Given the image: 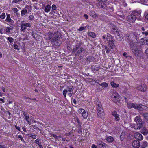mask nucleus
<instances>
[{"instance_id":"nucleus-58","label":"nucleus","mask_w":148,"mask_h":148,"mask_svg":"<svg viewBox=\"0 0 148 148\" xmlns=\"http://www.w3.org/2000/svg\"><path fill=\"white\" fill-rule=\"evenodd\" d=\"M105 48L106 49V52L108 53L110 52V50H109L108 49V47H105Z\"/></svg>"},{"instance_id":"nucleus-45","label":"nucleus","mask_w":148,"mask_h":148,"mask_svg":"<svg viewBox=\"0 0 148 148\" xmlns=\"http://www.w3.org/2000/svg\"><path fill=\"white\" fill-rule=\"evenodd\" d=\"M12 10L16 14L18 15V10L17 9L15 8H13L12 9Z\"/></svg>"},{"instance_id":"nucleus-27","label":"nucleus","mask_w":148,"mask_h":148,"mask_svg":"<svg viewBox=\"0 0 148 148\" xmlns=\"http://www.w3.org/2000/svg\"><path fill=\"white\" fill-rule=\"evenodd\" d=\"M106 140L108 142L110 143L113 141L114 140V138L112 137L109 136L107 137Z\"/></svg>"},{"instance_id":"nucleus-51","label":"nucleus","mask_w":148,"mask_h":148,"mask_svg":"<svg viewBox=\"0 0 148 148\" xmlns=\"http://www.w3.org/2000/svg\"><path fill=\"white\" fill-rule=\"evenodd\" d=\"M18 137L19 138H20L21 140L24 142H25V141H24V140L22 137V136L21 135H18Z\"/></svg>"},{"instance_id":"nucleus-15","label":"nucleus","mask_w":148,"mask_h":148,"mask_svg":"<svg viewBox=\"0 0 148 148\" xmlns=\"http://www.w3.org/2000/svg\"><path fill=\"white\" fill-rule=\"evenodd\" d=\"M141 13V12L140 11H135L133 13L136 16L137 18H139L140 17Z\"/></svg>"},{"instance_id":"nucleus-48","label":"nucleus","mask_w":148,"mask_h":148,"mask_svg":"<svg viewBox=\"0 0 148 148\" xmlns=\"http://www.w3.org/2000/svg\"><path fill=\"white\" fill-rule=\"evenodd\" d=\"M119 115L118 114L117 115H116V116L115 117V119L116 121H119L120 120V117H119Z\"/></svg>"},{"instance_id":"nucleus-64","label":"nucleus","mask_w":148,"mask_h":148,"mask_svg":"<svg viewBox=\"0 0 148 148\" xmlns=\"http://www.w3.org/2000/svg\"><path fill=\"white\" fill-rule=\"evenodd\" d=\"M146 19L148 20V13L145 16Z\"/></svg>"},{"instance_id":"nucleus-42","label":"nucleus","mask_w":148,"mask_h":148,"mask_svg":"<svg viewBox=\"0 0 148 148\" xmlns=\"http://www.w3.org/2000/svg\"><path fill=\"white\" fill-rule=\"evenodd\" d=\"M14 49H17L18 51H19L20 49L18 47V46L15 43H14Z\"/></svg>"},{"instance_id":"nucleus-33","label":"nucleus","mask_w":148,"mask_h":148,"mask_svg":"<svg viewBox=\"0 0 148 148\" xmlns=\"http://www.w3.org/2000/svg\"><path fill=\"white\" fill-rule=\"evenodd\" d=\"M97 3V5L99 8H102L104 7V5H105L104 3Z\"/></svg>"},{"instance_id":"nucleus-20","label":"nucleus","mask_w":148,"mask_h":148,"mask_svg":"<svg viewBox=\"0 0 148 148\" xmlns=\"http://www.w3.org/2000/svg\"><path fill=\"white\" fill-rule=\"evenodd\" d=\"M81 45V43H79L77 44L76 46V47L73 49V52H75L77 51V50H78L79 49L80 47V46Z\"/></svg>"},{"instance_id":"nucleus-34","label":"nucleus","mask_w":148,"mask_h":148,"mask_svg":"<svg viewBox=\"0 0 148 148\" xmlns=\"http://www.w3.org/2000/svg\"><path fill=\"white\" fill-rule=\"evenodd\" d=\"M85 110L83 109H80L78 110V112L79 113L82 115L84 112H85Z\"/></svg>"},{"instance_id":"nucleus-23","label":"nucleus","mask_w":148,"mask_h":148,"mask_svg":"<svg viewBox=\"0 0 148 148\" xmlns=\"http://www.w3.org/2000/svg\"><path fill=\"white\" fill-rule=\"evenodd\" d=\"M140 114L145 119L148 121V113H143V112H141Z\"/></svg>"},{"instance_id":"nucleus-43","label":"nucleus","mask_w":148,"mask_h":148,"mask_svg":"<svg viewBox=\"0 0 148 148\" xmlns=\"http://www.w3.org/2000/svg\"><path fill=\"white\" fill-rule=\"evenodd\" d=\"M5 14L4 13H3L2 14L0 15V18L1 19H4L5 17Z\"/></svg>"},{"instance_id":"nucleus-5","label":"nucleus","mask_w":148,"mask_h":148,"mask_svg":"<svg viewBox=\"0 0 148 148\" xmlns=\"http://www.w3.org/2000/svg\"><path fill=\"white\" fill-rule=\"evenodd\" d=\"M112 100L114 103L118 104L120 99V97L118 93L116 91H113L111 96Z\"/></svg>"},{"instance_id":"nucleus-52","label":"nucleus","mask_w":148,"mask_h":148,"mask_svg":"<svg viewBox=\"0 0 148 148\" xmlns=\"http://www.w3.org/2000/svg\"><path fill=\"white\" fill-rule=\"evenodd\" d=\"M34 18V16L33 15H31L29 17V20H33Z\"/></svg>"},{"instance_id":"nucleus-1","label":"nucleus","mask_w":148,"mask_h":148,"mask_svg":"<svg viewBox=\"0 0 148 148\" xmlns=\"http://www.w3.org/2000/svg\"><path fill=\"white\" fill-rule=\"evenodd\" d=\"M47 39L50 40L51 43L57 46L61 43L62 38L61 34L59 32H56L54 34L49 32L47 35Z\"/></svg>"},{"instance_id":"nucleus-44","label":"nucleus","mask_w":148,"mask_h":148,"mask_svg":"<svg viewBox=\"0 0 148 148\" xmlns=\"http://www.w3.org/2000/svg\"><path fill=\"white\" fill-rule=\"evenodd\" d=\"M22 1V0H13L12 1V4L19 3Z\"/></svg>"},{"instance_id":"nucleus-29","label":"nucleus","mask_w":148,"mask_h":148,"mask_svg":"<svg viewBox=\"0 0 148 148\" xmlns=\"http://www.w3.org/2000/svg\"><path fill=\"white\" fill-rule=\"evenodd\" d=\"M99 147H100L103 148H105L106 145V144L102 142L99 143Z\"/></svg>"},{"instance_id":"nucleus-40","label":"nucleus","mask_w":148,"mask_h":148,"mask_svg":"<svg viewBox=\"0 0 148 148\" xmlns=\"http://www.w3.org/2000/svg\"><path fill=\"white\" fill-rule=\"evenodd\" d=\"M84 50V48L81 47L77 51V53L78 54H79L81 53L82 51H83Z\"/></svg>"},{"instance_id":"nucleus-50","label":"nucleus","mask_w":148,"mask_h":148,"mask_svg":"<svg viewBox=\"0 0 148 148\" xmlns=\"http://www.w3.org/2000/svg\"><path fill=\"white\" fill-rule=\"evenodd\" d=\"M25 24V26L27 27H31V25L29 23H24Z\"/></svg>"},{"instance_id":"nucleus-37","label":"nucleus","mask_w":148,"mask_h":148,"mask_svg":"<svg viewBox=\"0 0 148 148\" xmlns=\"http://www.w3.org/2000/svg\"><path fill=\"white\" fill-rule=\"evenodd\" d=\"M88 113L87 112H86L85 111L82 115L84 119H86L88 117Z\"/></svg>"},{"instance_id":"nucleus-38","label":"nucleus","mask_w":148,"mask_h":148,"mask_svg":"<svg viewBox=\"0 0 148 148\" xmlns=\"http://www.w3.org/2000/svg\"><path fill=\"white\" fill-rule=\"evenodd\" d=\"M117 30V28L116 27H114L113 28L112 31L114 34H115L116 32H118Z\"/></svg>"},{"instance_id":"nucleus-16","label":"nucleus","mask_w":148,"mask_h":148,"mask_svg":"<svg viewBox=\"0 0 148 148\" xmlns=\"http://www.w3.org/2000/svg\"><path fill=\"white\" fill-rule=\"evenodd\" d=\"M116 35V39H117L119 41H121L122 38L121 37V35L119 33V32H116V33L115 34Z\"/></svg>"},{"instance_id":"nucleus-56","label":"nucleus","mask_w":148,"mask_h":148,"mask_svg":"<svg viewBox=\"0 0 148 148\" xmlns=\"http://www.w3.org/2000/svg\"><path fill=\"white\" fill-rule=\"evenodd\" d=\"M36 122L33 119H33L31 121V124H36Z\"/></svg>"},{"instance_id":"nucleus-25","label":"nucleus","mask_w":148,"mask_h":148,"mask_svg":"<svg viewBox=\"0 0 148 148\" xmlns=\"http://www.w3.org/2000/svg\"><path fill=\"white\" fill-rule=\"evenodd\" d=\"M148 145V143L147 142H143L141 146V148H145V147H147Z\"/></svg>"},{"instance_id":"nucleus-21","label":"nucleus","mask_w":148,"mask_h":148,"mask_svg":"<svg viewBox=\"0 0 148 148\" xmlns=\"http://www.w3.org/2000/svg\"><path fill=\"white\" fill-rule=\"evenodd\" d=\"M90 15L91 16L94 17L95 18L98 17V16L95 14V12L93 10L90 11Z\"/></svg>"},{"instance_id":"nucleus-19","label":"nucleus","mask_w":148,"mask_h":148,"mask_svg":"<svg viewBox=\"0 0 148 148\" xmlns=\"http://www.w3.org/2000/svg\"><path fill=\"white\" fill-rule=\"evenodd\" d=\"M110 84L114 88H117L119 86V85L118 84L115 83L113 81L111 82Z\"/></svg>"},{"instance_id":"nucleus-35","label":"nucleus","mask_w":148,"mask_h":148,"mask_svg":"<svg viewBox=\"0 0 148 148\" xmlns=\"http://www.w3.org/2000/svg\"><path fill=\"white\" fill-rule=\"evenodd\" d=\"M6 39L10 43L13 42L14 41V39L11 37L6 38Z\"/></svg>"},{"instance_id":"nucleus-61","label":"nucleus","mask_w":148,"mask_h":148,"mask_svg":"<svg viewBox=\"0 0 148 148\" xmlns=\"http://www.w3.org/2000/svg\"><path fill=\"white\" fill-rule=\"evenodd\" d=\"M92 148H97L95 144H92Z\"/></svg>"},{"instance_id":"nucleus-12","label":"nucleus","mask_w":148,"mask_h":148,"mask_svg":"<svg viewBox=\"0 0 148 148\" xmlns=\"http://www.w3.org/2000/svg\"><path fill=\"white\" fill-rule=\"evenodd\" d=\"M114 41V40L110 39L108 42V46L112 49H113L115 47Z\"/></svg>"},{"instance_id":"nucleus-4","label":"nucleus","mask_w":148,"mask_h":148,"mask_svg":"<svg viewBox=\"0 0 148 148\" xmlns=\"http://www.w3.org/2000/svg\"><path fill=\"white\" fill-rule=\"evenodd\" d=\"M74 89L73 87L72 86H70L67 87V89L64 90L63 91V94L64 97H66L68 92H69V93H68V95L70 97H71L73 93Z\"/></svg>"},{"instance_id":"nucleus-13","label":"nucleus","mask_w":148,"mask_h":148,"mask_svg":"<svg viewBox=\"0 0 148 148\" xmlns=\"http://www.w3.org/2000/svg\"><path fill=\"white\" fill-rule=\"evenodd\" d=\"M7 17L5 21L7 22H9L11 24H13L14 23V21L12 20L10 17V15L9 14H6Z\"/></svg>"},{"instance_id":"nucleus-2","label":"nucleus","mask_w":148,"mask_h":148,"mask_svg":"<svg viewBox=\"0 0 148 148\" xmlns=\"http://www.w3.org/2000/svg\"><path fill=\"white\" fill-rule=\"evenodd\" d=\"M138 36L139 35L136 33H131L126 34L125 37L127 40V42L132 45L137 42V40L139 39Z\"/></svg>"},{"instance_id":"nucleus-7","label":"nucleus","mask_w":148,"mask_h":148,"mask_svg":"<svg viewBox=\"0 0 148 148\" xmlns=\"http://www.w3.org/2000/svg\"><path fill=\"white\" fill-rule=\"evenodd\" d=\"M23 114L25 117L24 119L27 121L29 125H31V121L33 119V117L31 116H29L25 112H23Z\"/></svg>"},{"instance_id":"nucleus-60","label":"nucleus","mask_w":148,"mask_h":148,"mask_svg":"<svg viewBox=\"0 0 148 148\" xmlns=\"http://www.w3.org/2000/svg\"><path fill=\"white\" fill-rule=\"evenodd\" d=\"M52 135L53 136V137H54L56 138L57 139L58 138V137L56 135L53 134H52Z\"/></svg>"},{"instance_id":"nucleus-57","label":"nucleus","mask_w":148,"mask_h":148,"mask_svg":"<svg viewBox=\"0 0 148 148\" xmlns=\"http://www.w3.org/2000/svg\"><path fill=\"white\" fill-rule=\"evenodd\" d=\"M123 56L125 57H127L129 56L126 52H124L123 53Z\"/></svg>"},{"instance_id":"nucleus-9","label":"nucleus","mask_w":148,"mask_h":148,"mask_svg":"<svg viewBox=\"0 0 148 148\" xmlns=\"http://www.w3.org/2000/svg\"><path fill=\"white\" fill-rule=\"evenodd\" d=\"M136 88L137 90L142 92H145L147 90V86L145 84H142L141 85H137Z\"/></svg>"},{"instance_id":"nucleus-59","label":"nucleus","mask_w":148,"mask_h":148,"mask_svg":"<svg viewBox=\"0 0 148 148\" xmlns=\"http://www.w3.org/2000/svg\"><path fill=\"white\" fill-rule=\"evenodd\" d=\"M84 16L86 19H87L88 18V16L86 14H84Z\"/></svg>"},{"instance_id":"nucleus-62","label":"nucleus","mask_w":148,"mask_h":148,"mask_svg":"<svg viewBox=\"0 0 148 148\" xmlns=\"http://www.w3.org/2000/svg\"><path fill=\"white\" fill-rule=\"evenodd\" d=\"M0 101L2 102L3 103H4L5 102V101H4V100L2 98H0Z\"/></svg>"},{"instance_id":"nucleus-55","label":"nucleus","mask_w":148,"mask_h":148,"mask_svg":"<svg viewBox=\"0 0 148 148\" xmlns=\"http://www.w3.org/2000/svg\"><path fill=\"white\" fill-rule=\"evenodd\" d=\"M52 10H56V7L55 5H53L52 6Z\"/></svg>"},{"instance_id":"nucleus-41","label":"nucleus","mask_w":148,"mask_h":148,"mask_svg":"<svg viewBox=\"0 0 148 148\" xmlns=\"http://www.w3.org/2000/svg\"><path fill=\"white\" fill-rule=\"evenodd\" d=\"M140 116H137L135 118L134 120V121L136 122H137V121L138 122L139 120H141V119H140Z\"/></svg>"},{"instance_id":"nucleus-26","label":"nucleus","mask_w":148,"mask_h":148,"mask_svg":"<svg viewBox=\"0 0 148 148\" xmlns=\"http://www.w3.org/2000/svg\"><path fill=\"white\" fill-rule=\"evenodd\" d=\"M13 28H10L9 27H5V31L6 32V34H9V33L10 32V31L12 30L13 29Z\"/></svg>"},{"instance_id":"nucleus-39","label":"nucleus","mask_w":148,"mask_h":148,"mask_svg":"<svg viewBox=\"0 0 148 148\" xmlns=\"http://www.w3.org/2000/svg\"><path fill=\"white\" fill-rule=\"evenodd\" d=\"M27 136H28L31 137L32 138L34 139H35L36 138V135H32V134H27Z\"/></svg>"},{"instance_id":"nucleus-11","label":"nucleus","mask_w":148,"mask_h":148,"mask_svg":"<svg viewBox=\"0 0 148 148\" xmlns=\"http://www.w3.org/2000/svg\"><path fill=\"white\" fill-rule=\"evenodd\" d=\"M132 145L134 148H139L140 145L138 141L134 140L132 143Z\"/></svg>"},{"instance_id":"nucleus-53","label":"nucleus","mask_w":148,"mask_h":148,"mask_svg":"<svg viewBox=\"0 0 148 148\" xmlns=\"http://www.w3.org/2000/svg\"><path fill=\"white\" fill-rule=\"evenodd\" d=\"M85 28V27H81L79 29H78V30L80 31H82Z\"/></svg>"},{"instance_id":"nucleus-28","label":"nucleus","mask_w":148,"mask_h":148,"mask_svg":"<svg viewBox=\"0 0 148 148\" xmlns=\"http://www.w3.org/2000/svg\"><path fill=\"white\" fill-rule=\"evenodd\" d=\"M141 132L144 135H146L148 133V130L145 128H143L141 130Z\"/></svg>"},{"instance_id":"nucleus-36","label":"nucleus","mask_w":148,"mask_h":148,"mask_svg":"<svg viewBox=\"0 0 148 148\" xmlns=\"http://www.w3.org/2000/svg\"><path fill=\"white\" fill-rule=\"evenodd\" d=\"M34 143L37 144L38 145H40V144L41 143V142L40 140L38 139H37L35 140Z\"/></svg>"},{"instance_id":"nucleus-24","label":"nucleus","mask_w":148,"mask_h":148,"mask_svg":"<svg viewBox=\"0 0 148 148\" xmlns=\"http://www.w3.org/2000/svg\"><path fill=\"white\" fill-rule=\"evenodd\" d=\"M97 111L101 110V109H103L102 108L101 104L100 103H98L97 106Z\"/></svg>"},{"instance_id":"nucleus-18","label":"nucleus","mask_w":148,"mask_h":148,"mask_svg":"<svg viewBox=\"0 0 148 148\" xmlns=\"http://www.w3.org/2000/svg\"><path fill=\"white\" fill-rule=\"evenodd\" d=\"M26 29L27 27L25 26L24 23H21V30L24 32L25 30Z\"/></svg>"},{"instance_id":"nucleus-31","label":"nucleus","mask_w":148,"mask_h":148,"mask_svg":"<svg viewBox=\"0 0 148 148\" xmlns=\"http://www.w3.org/2000/svg\"><path fill=\"white\" fill-rule=\"evenodd\" d=\"M99 85L103 87L106 88L108 86V84L106 82H103L101 84H99Z\"/></svg>"},{"instance_id":"nucleus-63","label":"nucleus","mask_w":148,"mask_h":148,"mask_svg":"<svg viewBox=\"0 0 148 148\" xmlns=\"http://www.w3.org/2000/svg\"><path fill=\"white\" fill-rule=\"evenodd\" d=\"M15 127L17 130H20V128L19 127L16 126Z\"/></svg>"},{"instance_id":"nucleus-49","label":"nucleus","mask_w":148,"mask_h":148,"mask_svg":"<svg viewBox=\"0 0 148 148\" xmlns=\"http://www.w3.org/2000/svg\"><path fill=\"white\" fill-rule=\"evenodd\" d=\"M112 115L114 116V117L117 115L118 114L117 112L116 111H114L113 112H112Z\"/></svg>"},{"instance_id":"nucleus-6","label":"nucleus","mask_w":148,"mask_h":148,"mask_svg":"<svg viewBox=\"0 0 148 148\" xmlns=\"http://www.w3.org/2000/svg\"><path fill=\"white\" fill-rule=\"evenodd\" d=\"M131 46L132 50L134 54L136 56H139V51L136 44H133Z\"/></svg>"},{"instance_id":"nucleus-47","label":"nucleus","mask_w":148,"mask_h":148,"mask_svg":"<svg viewBox=\"0 0 148 148\" xmlns=\"http://www.w3.org/2000/svg\"><path fill=\"white\" fill-rule=\"evenodd\" d=\"M75 121L77 123H79V120L77 117H76L74 118Z\"/></svg>"},{"instance_id":"nucleus-46","label":"nucleus","mask_w":148,"mask_h":148,"mask_svg":"<svg viewBox=\"0 0 148 148\" xmlns=\"http://www.w3.org/2000/svg\"><path fill=\"white\" fill-rule=\"evenodd\" d=\"M32 36L33 37L35 38H36V32H35L34 31H32Z\"/></svg>"},{"instance_id":"nucleus-22","label":"nucleus","mask_w":148,"mask_h":148,"mask_svg":"<svg viewBox=\"0 0 148 148\" xmlns=\"http://www.w3.org/2000/svg\"><path fill=\"white\" fill-rule=\"evenodd\" d=\"M51 6L49 5H48L45 7L44 11L46 12H48L50 10Z\"/></svg>"},{"instance_id":"nucleus-54","label":"nucleus","mask_w":148,"mask_h":148,"mask_svg":"<svg viewBox=\"0 0 148 148\" xmlns=\"http://www.w3.org/2000/svg\"><path fill=\"white\" fill-rule=\"evenodd\" d=\"M142 33L143 34H144L145 36L148 35V32L145 31V32H142Z\"/></svg>"},{"instance_id":"nucleus-32","label":"nucleus","mask_w":148,"mask_h":148,"mask_svg":"<svg viewBox=\"0 0 148 148\" xmlns=\"http://www.w3.org/2000/svg\"><path fill=\"white\" fill-rule=\"evenodd\" d=\"M27 10L26 9H23L21 11V14L23 16L27 13Z\"/></svg>"},{"instance_id":"nucleus-10","label":"nucleus","mask_w":148,"mask_h":148,"mask_svg":"<svg viewBox=\"0 0 148 148\" xmlns=\"http://www.w3.org/2000/svg\"><path fill=\"white\" fill-rule=\"evenodd\" d=\"M134 137L135 139L138 140H141L143 139V137L140 133L137 132L134 134Z\"/></svg>"},{"instance_id":"nucleus-8","label":"nucleus","mask_w":148,"mask_h":148,"mask_svg":"<svg viewBox=\"0 0 148 148\" xmlns=\"http://www.w3.org/2000/svg\"><path fill=\"white\" fill-rule=\"evenodd\" d=\"M136 18V16L132 14L128 15L127 17V19L128 22L132 23L135 21Z\"/></svg>"},{"instance_id":"nucleus-30","label":"nucleus","mask_w":148,"mask_h":148,"mask_svg":"<svg viewBox=\"0 0 148 148\" xmlns=\"http://www.w3.org/2000/svg\"><path fill=\"white\" fill-rule=\"evenodd\" d=\"M88 34L89 36L92 37L93 38H95L96 37V35L93 32H90L88 33Z\"/></svg>"},{"instance_id":"nucleus-14","label":"nucleus","mask_w":148,"mask_h":148,"mask_svg":"<svg viewBox=\"0 0 148 148\" xmlns=\"http://www.w3.org/2000/svg\"><path fill=\"white\" fill-rule=\"evenodd\" d=\"M97 111L98 116L100 118H102L104 115V112L103 109H101Z\"/></svg>"},{"instance_id":"nucleus-3","label":"nucleus","mask_w":148,"mask_h":148,"mask_svg":"<svg viewBox=\"0 0 148 148\" xmlns=\"http://www.w3.org/2000/svg\"><path fill=\"white\" fill-rule=\"evenodd\" d=\"M127 106L129 109L133 108L135 109H137L140 110H143L145 106L139 104H135L131 102L127 103Z\"/></svg>"},{"instance_id":"nucleus-17","label":"nucleus","mask_w":148,"mask_h":148,"mask_svg":"<svg viewBox=\"0 0 148 148\" xmlns=\"http://www.w3.org/2000/svg\"><path fill=\"white\" fill-rule=\"evenodd\" d=\"M137 129H140L143 126L142 121V120H139L137 124Z\"/></svg>"}]
</instances>
